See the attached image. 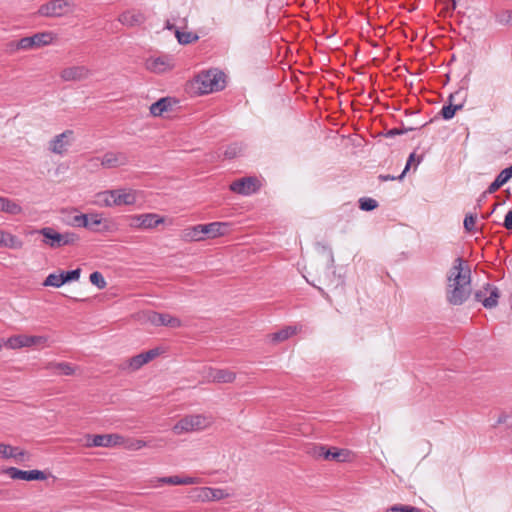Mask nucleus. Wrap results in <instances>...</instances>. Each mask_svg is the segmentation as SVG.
I'll list each match as a JSON object with an SVG mask.
<instances>
[{
  "instance_id": "1",
  "label": "nucleus",
  "mask_w": 512,
  "mask_h": 512,
  "mask_svg": "<svg viewBox=\"0 0 512 512\" xmlns=\"http://www.w3.org/2000/svg\"><path fill=\"white\" fill-rule=\"evenodd\" d=\"M463 264L461 257L456 258L447 278V301L455 306L462 305L471 294V269Z\"/></svg>"
},
{
  "instance_id": "2",
  "label": "nucleus",
  "mask_w": 512,
  "mask_h": 512,
  "mask_svg": "<svg viewBox=\"0 0 512 512\" xmlns=\"http://www.w3.org/2000/svg\"><path fill=\"white\" fill-rule=\"evenodd\" d=\"M225 78L226 75L217 69L202 71L194 77L192 86L199 95L217 92L225 88Z\"/></svg>"
},
{
  "instance_id": "3",
  "label": "nucleus",
  "mask_w": 512,
  "mask_h": 512,
  "mask_svg": "<svg viewBox=\"0 0 512 512\" xmlns=\"http://www.w3.org/2000/svg\"><path fill=\"white\" fill-rule=\"evenodd\" d=\"M53 40L52 32H39L30 37H23L18 41H12L8 44L10 50H29L40 48L50 44Z\"/></svg>"
},
{
  "instance_id": "4",
  "label": "nucleus",
  "mask_w": 512,
  "mask_h": 512,
  "mask_svg": "<svg viewBox=\"0 0 512 512\" xmlns=\"http://www.w3.org/2000/svg\"><path fill=\"white\" fill-rule=\"evenodd\" d=\"M103 197L105 206L133 205L136 202V194L133 190L114 189L99 194Z\"/></svg>"
},
{
  "instance_id": "5",
  "label": "nucleus",
  "mask_w": 512,
  "mask_h": 512,
  "mask_svg": "<svg viewBox=\"0 0 512 512\" xmlns=\"http://www.w3.org/2000/svg\"><path fill=\"white\" fill-rule=\"evenodd\" d=\"M308 453L315 459H324L335 462H345L349 456V451L337 447H328L326 445H315Z\"/></svg>"
},
{
  "instance_id": "6",
  "label": "nucleus",
  "mask_w": 512,
  "mask_h": 512,
  "mask_svg": "<svg viewBox=\"0 0 512 512\" xmlns=\"http://www.w3.org/2000/svg\"><path fill=\"white\" fill-rule=\"evenodd\" d=\"M73 3L69 0H50L42 4L38 14L43 17H62L72 11Z\"/></svg>"
},
{
  "instance_id": "7",
  "label": "nucleus",
  "mask_w": 512,
  "mask_h": 512,
  "mask_svg": "<svg viewBox=\"0 0 512 512\" xmlns=\"http://www.w3.org/2000/svg\"><path fill=\"white\" fill-rule=\"evenodd\" d=\"M501 296L500 290L493 284L486 283L482 289L475 291L474 299L487 309L495 308Z\"/></svg>"
},
{
  "instance_id": "8",
  "label": "nucleus",
  "mask_w": 512,
  "mask_h": 512,
  "mask_svg": "<svg viewBox=\"0 0 512 512\" xmlns=\"http://www.w3.org/2000/svg\"><path fill=\"white\" fill-rule=\"evenodd\" d=\"M261 182L255 176H247L236 179L229 185V190L233 193L248 196L259 191Z\"/></svg>"
},
{
  "instance_id": "9",
  "label": "nucleus",
  "mask_w": 512,
  "mask_h": 512,
  "mask_svg": "<svg viewBox=\"0 0 512 512\" xmlns=\"http://www.w3.org/2000/svg\"><path fill=\"white\" fill-rule=\"evenodd\" d=\"M207 426V419L203 415L186 416L179 420L173 427L175 434L203 429Z\"/></svg>"
},
{
  "instance_id": "10",
  "label": "nucleus",
  "mask_w": 512,
  "mask_h": 512,
  "mask_svg": "<svg viewBox=\"0 0 512 512\" xmlns=\"http://www.w3.org/2000/svg\"><path fill=\"white\" fill-rule=\"evenodd\" d=\"M164 217L155 213L130 216V226L138 229H152L164 223Z\"/></svg>"
},
{
  "instance_id": "11",
  "label": "nucleus",
  "mask_w": 512,
  "mask_h": 512,
  "mask_svg": "<svg viewBox=\"0 0 512 512\" xmlns=\"http://www.w3.org/2000/svg\"><path fill=\"white\" fill-rule=\"evenodd\" d=\"M123 442L118 434L86 435V447H113Z\"/></svg>"
},
{
  "instance_id": "12",
  "label": "nucleus",
  "mask_w": 512,
  "mask_h": 512,
  "mask_svg": "<svg viewBox=\"0 0 512 512\" xmlns=\"http://www.w3.org/2000/svg\"><path fill=\"white\" fill-rule=\"evenodd\" d=\"M4 474H7L12 479H19L25 481H43L47 479L45 472L41 470H21L16 467H8L3 470Z\"/></svg>"
},
{
  "instance_id": "13",
  "label": "nucleus",
  "mask_w": 512,
  "mask_h": 512,
  "mask_svg": "<svg viewBox=\"0 0 512 512\" xmlns=\"http://www.w3.org/2000/svg\"><path fill=\"white\" fill-rule=\"evenodd\" d=\"M32 233L42 235V243L52 249H58L62 247L61 233L51 227L36 229L32 231Z\"/></svg>"
},
{
  "instance_id": "14",
  "label": "nucleus",
  "mask_w": 512,
  "mask_h": 512,
  "mask_svg": "<svg viewBox=\"0 0 512 512\" xmlns=\"http://www.w3.org/2000/svg\"><path fill=\"white\" fill-rule=\"evenodd\" d=\"M46 338L43 336H25L18 335L10 337L7 341V345L12 348L30 347L33 345H39L46 342Z\"/></svg>"
},
{
  "instance_id": "15",
  "label": "nucleus",
  "mask_w": 512,
  "mask_h": 512,
  "mask_svg": "<svg viewBox=\"0 0 512 512\" xmlns=\"http://www.w3.org/2000/svg\"><path fill=\"white\" fill-rule=\"evenodd\" d=\"M90 75V69L83 65L64 68L60 73L63 81H81L87 79Z\"/></svg>"
},
{
  "instance_id": "16",
  "label": "nucleus",
  "mask_w": 512,
  "mask_h": 512,
  "mask_svg": "<svg viewBox=\"0 0 512 512\" xmlns=\"http://www.w3.org/2000/svg\"><path fill=\"white\" fill-rule=\"evenodd\" d=\"M148 320L156 326H167L171 328H178L181 326V320L168 313L150 312Z\"/></svg>"
},
{
  "instance_id": "17",
  "label": "nucleus",
  "mask_w": 512,
  "mask_h": 512,
  "mask_svg": "<svg viewBox=\"0 0 512 512\" xmlns=\"http://www.w3.org/2000/svg\"><path fill=\"white\" fill-rule=\"evenodd\" d=\"M229 227L230 224L227 222H212L209 224H202L201 231H203L205 239H213L226 235Z\"/></svg>"
},
{
  "instance_id": "18",
  "label": "nucleus",
  "mask_w": 512,
  "mask_h": 512,
  "mask_svg": "<svg viewBox=\"0 0 512 512\" xmlns=\"http://www.w3.org/2000/svg\"><path fill=\"white\" fill-rule=\"evenodd\" d=\"M178 103L174 97H162L150 106V113L155 117L162 116L164 112L172 111Z\"/></svg>"
},
{
  "instance_id": "19",
  "label": "nucleus",
  "mask_w": 512,
  "mask_h": 512,
  "mask_svg": "<svg viewBox=\"0 0 512 512\" xmlns=\"http://www.w3.org/2000/svg\"><path fill=\"white\" fill-rule=\"evenodd\" d=\"M129 162L128 156L123 152H108L101 161V164L106 168H116L119 166L127 165Z\"/></svg>"
},
{
  "instance_id": "20",
  "label": "nucleus",
  "mask_w": 512,
  "mask_h": 512,
  "mask_svg": "<svg viewBox=\"0 0 512 512\" xmlns=\"http://www.w3.org/2000/svg\"><path fill=\"white\" fill-rule=\"evenodd\" d=\"M119 22L128 27L140 26L146 20L143 13L135 10H128L120 14Z\"/></svg>"
},
{
  "instance_id": "21",
  "label": "nucleus",
  "mask_w": 512,
  "mask_h": 512,
  "mask_svg": "<svg viewBox=\"0 0 512 512\" xmlns=\"http://www.w3.org/2000/svg\"><path fill=\"white\" fill-rule=\"evenodd\" d=\"M72 134V130H65L63 133L55 136L50 141L49 149L55 154L62 155L66 151V146L68 145V141H64V139L69 138Z\"/></svg>"
},
{
  "instance_id": "22",
  "label": "nucleus",
  "mask_w": 512,
  "mask_h": 512,
  "mask_svg": "<svg viewBox=\"0 0 512 512\" xmlns=\"http://www.w3.org/2000/svg\"><path fill=\"white\" fill-rule=\"evenodd\" d=\"M0 212L16 216L23 213V208L17 200L0 196Z\"/></svg>"
},
{
  "instance_id": "23",
  "label": "nucleus",
  "mask_w": 512,
  "mask_h": 512,
  "mask_svg": "<svg viewBox=\"0 0 512 512\" xmlns=\"http://www.w3.org/2000/svg\"><path fill=\"white\" fill-rule=\"evenodd\" d=\"M147 69L155 73H162L172 68L168 57H157L147 61Z\"/></svg>"
},
{
  "instance_id": "24",
  "label": "nucleus",
  "mask_w": 512,
  "mask_h": 512,
  "mask_svg": "<svg viewBox=\"0 0 512 512\" xmlns=\"http://www.w3.org/2000/svg\"><path fill=\"white\" fill-rule=\"evenodd\" d=\"M0 247L21 249L23 247V242L17 236L0 230Z\"/></svg>"
},
{
  "instance_id": "25",
  "label": "nucleus",
  "mask_w": 512,
  "mask_h": 512,
  "mask_svg": "<svg viewBox=\"0 0 512 512\" xmlns=\"http://www.w3.org/2000/svg\"><path fill=\"white\" fill-rule=\"evenodd\" d=\"M210 375L216 383H232L236 378V374L228 369H215Z\"/></svg>"
},
{
  "instance_id": "26",
  "label": "nucleus",
  "mask_w": 512,
  "mask_h": 512,
  "mask_svg": "<svg viewBox=\"0 0 512 512\" xmlns=\"http://www.w3.org/2000/svg\"><path fill=\"white\" fill-rule=\"evenodd\" d=\"M202 224L195 225L193 227L187 228L183 231L182 238L185 241H202L205 240L203 236V231H201Z\"/></svg>"
},
{
  "instance_id": "27",
  "label": "nucleus",
  "mask_w": 512,
  "mask_h": 512,
  "mask_svg": "<svg viewBox=\"0 0 512 512\" xmlns=\"http://www.w3.org/2000/svg\"><path fill=\"white\" fill-rule=\"evenodd\" d=\"M296 332H297V328L295 326H286L285 328H283L275 333H272L270 335L271 341L273 343H279V342L285 341L288 338H290L291 336H293L294 334H296Z\"/></svg>"
},
{
  "instance_id": "28",
  "label": "nucleus",
  "mask_w": 512,
  "mask_h": 512,
  "mask_svg": "<svg viewBox=\"0 0 512 512\" xmlns=\"http://www.w3.org/2000/svg\"><path fill=\"white\" fill-rule=\"evenodd\" d=\"M243 152L244 145L242 143L234 142L226 147L223 154L226 159L232 160L236 157L242 156Z\"/></svg>"
},
{
  "instance_id": "29",
  "label": "nucleus",
  "mask_w": 512,
  "mask_h": 512,
  "mask_svg": "<svg viewBox=\"0 0 512 512\" xmlns=\"http://www.w3.org/2000/svg\"><path fill=\"white\" fill-rule=\"evenodd\" d=\"M24 452L19 451L18 447H13L8 444L0 443V457L4 459L17 458L23 456Z\"/></svg>"
},
{
  "instance_id": "30",
  "label": "nucleus",
  "mask_w": 512,
  "mask_h": 512,
  "mask_svg": "<svg viewBox=\"0 0 512 512\" xmlns=\"http://www.w3.org/2000/svg\"><path fill=\"white\" fill-rule=\"evenodd\" d=\"M175 37L181 45H188L198 41L199 36L194 32H183L180 29H175Z\"/></svg>"
},
{
  "instance_id": "31",
  "label": "nucleus",
  "mask_w": 512,
  "mask_h": 512,
  "mask_svg": "<svg viewBox=\"0 0 512 512\" xmlns=\"http://www.w3.org/2000/svg\"><path fill=\"white\" fill-rule=\"evenodd\" d=\"M463 108V103L458 102V104H450L444 105L440 111V115L444 120L452 119L456 112Z\"/></svg>"
},
{
  "instance_id": "32",
  "label": "nucleus",
  "mask_w": 512,
  "mask_h": 512,
  "mask_svg": "<svg viewBox=\"0 0 512 512\" xmlns=\"http://www.w3.org/2000/svg\"><path fill=\"white\" fill-rule=\"evenodd\" d=\"M189 497L193 501H209V487H197L189 491Z\"/></svg>"
},
{
  "instance_id": "33",
  "label": "nucleus",
  "mask_w": 512,
  "mask_h": 512,
  "mask_svg": "<svg viewBox=\"0 0 512 512\" xmlns=\"http://www.w3.org/2000/svg\"><path fill=\"white\" fill-rule=\"evenodd\" d=\"M46 369H57L64 375H72L75 372L74 367L67 362H60V363H49L46 366Z\"/></svg>"
},
{
  "instance_id": "34",
  "label": "nucleus",
  "mask_w": 512,
  "mask_h": 512,
  "mask_svg": "<svg viewBox=\"0 0 512 512\" xmlns=\"http://www.w3.org/2000/svg\"><path fill=\"white\" fill-rule=\"evenodd\" d=\"M63 284H65V282H64L62 272L60 274H55V273L49 274L43 282L44 286H53L56 288L61 287Z\"/></svg>"
},
{
  "instance_id": "35",
  "label": "nucleus",
  "mask_w": 512,
  "mask_h": 512,
  "mask_svg": "<svg viewBox=\"0 0 512 512\" xmlns=\"http://www.w3.org/2000/svg\"><path fill=\"white\" fill-rule=\"evenodd\" d=\"M428 123H424L420 126H417V127H401V128H393V129H390L388 131H386L384 133V136L386 138H392V137H395L397 135H402V134H405L409 131H413V130H416V129H421L423 128L424 126H426Z\"/></svg>"
},
{
  "instance_id": "36",
  "label": "nucleus",
  "mask_w": 512,
  "mask_h": 512,
  "mask_svg": "<svg viewBox=\"0 0 512 512\" xmlns=\"http://www.w3.org/2000/svg\"><path fill=\"white\" fill-rule=\"evenodd\" d=\"M88 215H89V217H88V225L89 226H85V228L88 230L94 231V232L101 231V229L98 227L102 223L101 215L97 214V213H91Z\"/></svg>"
},
{
  "instance_id": "37",
  "label": "nucleus",
  "mask_w": 512,
  "mask_h": 512,
  "mask_svg": "<svg viewBox=\"0 0 512 512\" xmlns=\"http://www.w3.org/2000/svg\"><path fill=\"white\" fill-rule=\"evenodd\" d=\"M147 364L143 353L135 355L128 360V368L132 371L140 369L143 365Z\"/></svg>"
},
{
  "instance_id": "38",
  "label": "nucleus",
  "mask_w": 512,
  "mask_h": 512,
  "mask_svg": "<svg viewBox=\"0 0 512 512\" xmlns=\"http://www.w3.org/2000/svg\"><path fill=\"white\" fill-rule=\"evenodd\" d=\"M358 202L359 208L363 211H372L378 207V202L373 198L363 197Z\"/></svg>"
},
{
  "instance_id": "39",
  "label": "nucleus",
  "mask_w": 512,
  "mask_h": 512,
  "mask_svg": "<svg viewBox=\"0 0 512 512\" xmlns=\"http://www.w3.org/2000/svg\"><path fill=\"white\" fill-rule=\"evenodd\" d=\"M467 97V91L463 88L458 89L454 93H451L448 97V103L450 104H458V102H462L464 104L465 99Z\"/></svg>"
},
{
  "instance_id": "40",
  "label": "nucleus",
  "mask_w": 512,
  "mask_h": 512,
  "mask_svg": "<svg viewBox=\"0 0 512 512\" xmlns=\"http://www.w3.org/2000/svg\"><path fill=\"white\" fill-rule=\"evenodd\" d=\"M89 280L98 289H104L107 285L102 273L99 271L92 272L89 276Z\"/></svg>"
},
{
  "instance_id": "41",
  "label": "nucleus",
  "mask_w": 512,
  "mask_h": 512,
  "mask_svg": "<svg viewBox=\"0 0 512 512\" xmlns=\"http://www.w3.org/2000/svg\"><path fill=\"white\" fill-rule=\"evenodd\" d=\"M229 497L224 489L209 487V501H218Z\"/></svg>"
},
{
  "instance_id": "42",
  "label": "nucleus",
  "mask_w": 512,
  "mask_h": 512,
  "mask_svg": "<svg viewBox=\"0 0 512 512\" xmlns=\"http://www.w3.org/2000/svg\"><path fill=\"white\" fill-rule=\"evenodd\" d=\"M477 220V213H468L464 218V229L466 232H473L475 230Z\"/></svg>"
},
{
  "instance_id": "43",
  "label": "nucleus",
  "mask_w": 512,
  "mask_h": 512,
  "mask_svg": "<svg viewBox=\"0 0 512 512\" xmlns=\"http://www.w3.org/2000/svg\"><path fill=\"white\" fill-rule=\"evenodd\" d=\"M61 238H62L61 239L62 247L68 246V245H74L80 240L79 235L74 232L61 233Z\"/></svg>"
},
{
  "instance_id": "44",
  "label": "nucleus",
  "mask_w": 512,
  "mask_h": 512,
  "mask_svg": "<svg viewBox=\"0 0 512 512\" xmlns=\"http://www.w3.org/2000/svg\"><path fill=\"white\" fill-rule=\"evenodd\" d=\"M386 512H421V509L410 505L396 504L387 508Z\"/></svg>"
},
{
  "instance_id": "45",
  "label": "nucleus",
  "mask_w": 512,
  "mask_h": 512,
  "mask_svg": "<svg viewBox=\"0 0 512 512\" xmlns=\"http://www.w3.org/2000/svg\"><path fill=\"white\" fill-rule=\"evenodd\" d=\"M88 214H79L73 216L72 220L68 221V224L75 226V227H83L89 226L88 225Z\"/></svg>"
},
{
  "instance_id": "46",
  "label": "nucleus",
  "mask_w": 512,
  "mask_h": 512,
  "mask_svg": "<svg viewBox=\"0 0 512 512\" xmlns=\"http://www.w3.org/2000/svg\"><path fill=\"white\" fill-rule=\"evenodd\" d=\"M80 274H81L80 268H76L74 270H69V271H62V275H63L65 283L71 282V281H77L80 277Z\"/></svg>"
},
{
  "instance_id": "47",
  "label": "nucleus",
  "mask_w": 512,
  "mask_h": 512,
  "mask_svg": "<svg viewBox=\"0 0 512 512\" xmlns=\"http://www.w3.org/2000/svg\"><path fill=\"white\" fill-rule=\"evenodd\" d=\"M157 481L160 483H163V484L181 485V477H179V476L161 477V478H158Z\"/></svg>"
},
{
  "instance_id": "48",
  "label": "nucleus",
  "mask_w": 512,
  "mask_h": 512,
  "mask_svg": "<svg viewBox=\"0 0 512 512\" xmlns=\"http://www.w3.org/2000/svg\"><path fill=\"white\" fill-rule=\"evenodd\" d=\"M512 178L511 174L505 168L495 178V180L502 186L506 184Z\"/></svg>"
},
{
  "instance_id": "49",
  "label": "nucleus",
  "mask_w": 512,
  "mask_h": 512,
  "mask_svg": "<svg viewBox=\"0 0 512 512\" xmlns=\"http://www.w3.org/2000/svg\"><path fill=\"white\" fill-rule=\"evenodd\" d=\"M160 353H161V350L159 348H154V349H150L146 352H143L146 363L150 362L151 360H153L154 358L159 356Z\"/></svg>"
},
{
  "instance_id": "50",
  "label": "nucleus",
  "mask_w": 512,
  "mask_h": 512,
  "mask_svg": "<svg viewBox=\"0 0 512 512\" xmlns=\"http://www.w3.org/2000/svg\"><path fill=\"white\" fill-rule=\"evenodd\" d=\"M200 483H202V479L199 477H181V485H192Z\"/></svg>"
},
{
  "instance_id": "51",
  "label": "nucleus",
  "mask_w": 512,
  "mask_h": 512,
  "mask_svg": "<svg viewBox=\"0 0 512 512\" xmlns=\"http://www.w3.org/2000/svg\"><path fill=\"white\" fill-rule=\"evenodd\" d=\"M415 157H416L415 153H411L409 155L406 166H405L403 172L398 176V180L403 179L404 175L409 171L410 165L415 161Z\"/></svg>"
},
{
  "instance_id": "52",
  "label": "nucleus",
  "mask_w": 512,
  "mask_h": 512,
  "mask_svg": "<svg viewBox=\"0 0 512 512\" xmlns=\"http://www.w3.org/2000/svg\"><path fill=\"white\" fill-rule=\"evenodd\" d=\"M503 226L505 229L512 231V209L505 215Z\"/></svg>"
},
{
  "instance_id": "53",
  "label": "nucleus",
  "mask_w": 512,
  "mask_h": 512,
  "mask_svg": "<svg viewBox=\"0 0 512 512\" xmlns=\"http://www.w3.org/2000/svg\"><path fill=\"white\" fill-rule=\"evenodd\" d=\"M502 187L501 184H499L496 180H494L488 187V189L484 192L483 196H485L486 193L493 194L496 191H498Z\"/></svg>"
},
{
  "instance_id": "54",
  "label": "nucleus",
  "mask_w": 512,
  "mask_h": 512,
  "mask_svg": "<svg viewBox=\"0 0 512 512\" xmlns=\"http://www.w3.org/2000/svg\"><path fill=\"white\" fill-rule=\"evenodd\" d=\"M146 446V442L144 440H135L131 445H130V448L134 449V450H139L143 447Z\"/></svg>"
},
{
  "instance_id": "55",
  "label": "nucleus",
  "mask_w": 512,
  "mask_h": 512,
  "mask_svg": "<svg viewBox=\"0 0 512 512\" xmlns=\"http://www.w3.org/2000/svg\"><path fill=\"white\" fill-rule=\"evenodd\" d=\"M509 418H510V415H509V414H507L506 412H502V413L499 415V417H498V419H497V421H496V424H497V425L504 424V423H506V421H507Z\"/></svg>"
},
{
  "instance_id": "56",
  "label": "nucleus",
  "mask_w": 512,
  "mask_h": 512,
  "mask_svg": "<svg viewBox=\"0 0 512 512\" xmlns=\"http://www.w3.org/2000/svg\"><path fill=\"white\" fill-rule=\"evenodd\" d=\"M378 178H379L380 181L385 182V181L396 180V179H398V176H393V175H389V174H387V175L381 174V175H379Z\"/></svg>"
},
{
  "instance_id": "57",
  "label": "nucleus",
  "mask_w": 512,
  "mask_h": 512,
  "mask_svg": "<svg viewBox=\"0 0 512 512\" xmlns=\"http://www.w3.org/2000/svg\"><path fill=\"white\" fill-rule=\"evenodd\" d=\"M165 29L173 30L175 32V29H179V28L176 27L175 24L172 23L170 20H166V22H165Z\"/></svg>"
},
{
  "instance_id": "58",
  "label": "nucleus",
  "mask_w": 512,
  "mask_h": 512,
  "mask_svg": "<svg viewBox=\"0 0 512 512\" xmlns=\"http://www.w3.org/2000/svg\"><path fill=\"white\" fill-rule=\"evenodd\" d=\"M450 2V6H446V10L454 11L456 9L457 0H448Z\"/></svg>"
},
{
  "instance_id": "59",
  "label": "nucleus",
  "mask_w": 512,
  "mask_h": 512,
  "mask_svg": "<svg viewBox=\"0 0 512 512\" xmlns=\"http://www.w3.org/2000/svg\"><path fill=\"white\" fill-rule=\"evenodd\" d=\"M70 298H71L72 300H74V301H77V302H78V301H84V300H85V298L76 297V296H71Z\"/></svg>"
},
{
  "instance_id": "60",
  "label": "nucleus",
  "mask_w": 512,
  "mask_h": 512,
  "mask_svg": "<svg viewBox=\"0 0 512 512\" xmlns=\"http://www.w3.org/2000/svg\"><path fill=\"white\" fill-rule=\"evenodd\" d=\"M508 22H512V10L508 12Z\"/></svg>"
},
{
  "instance_id": "61",
  "label": "nucleus",
  "mask_w": 512,
  "mask_h": 512,
  "mask_svg": "<svg viewBox=\"0 0 512 512\" xmlns=\"http://www.w3.org/2000/svg\"><path fill=\"white\" fill-rule=\"evenodd\" d=\"M506 169L508 170V172H509V173L511 174V176H512V165H511V166H509V167H507Z\"/></svg>"
},
{
  "instance_id": "62",
  "label": "nucleus",
  "mask_w": 512,
  "mask_h": 512,
  "mask_svg": "<svg viewBox=\"0 0 512 512\" xmlns=\"http://www.w3.org/2000/svg\"><path fill=\"white\" fill-rule=\"evenodd\" d=\"M412 113H413V112H411L409 109L405 110V114H406V115H410V114H412Z\"/></svg>"
},
{
  "instance_id": "63",
  "label": "nucleus",
  "mask_w": 512,
  "mask_h": 512,
  "mask_svg": "<svg viewBox=\"0 0 512 512\" xmlns=\"http://www.w3.org/2000/svg\"><path fill=\"white\" fill-rule=\"evenodd\" d=\"M187 26V20L186 19H183V28Z\"/></svg>"
},
{
  "instance_id": "64",
  "label": "nucleus",
  "mask_w": 512,
  "mask_h": 512,
  "mask_svg": "<svg viewBox=\"0 0 512 512\" xmlns=\"http://www.w3.org/2000/svg\"><path fill=\"white\" fill-rule=\"evenodd\" d=\"M490 214H491V213H488V214L483 215V218H484V219H487V218L490 216Z\"/></svg>"
}]
</instances>
